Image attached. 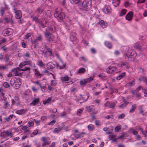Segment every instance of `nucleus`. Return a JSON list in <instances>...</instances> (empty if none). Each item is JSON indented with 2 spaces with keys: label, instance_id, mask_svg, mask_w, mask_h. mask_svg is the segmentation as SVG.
I'll return each instance as SVG.
<instances>
[{
  "label": "nucleus",
  "instance_id": "052dcab7",
  "mask_svg": "<svg viewBox=\"0 0 147 147\" xmlns=\"http://www.w3.org/2000/svg\"><path fill=\"white\" fill-rule=\"evenodd\" d=\"M126 103L125 102L123 104H122L121 105H120L119 106V107L120 108L123 109L126 106Z\"/></svg>",
  "mask_w": 147,
  "mask_h": 147
},
{
  "label": "nucleus",
  "instance_id": "58836bf2",
  "mask_svg": "<svg viewBox=\"0 0 147 147\" xmlns=\"http://www.w3.org/2000/svg\"><path fill=\"white\" fill-rule=\"evenodd\" d=\"M62 66H60L59 64L57 63H56V65L57 67H59L60 69H62L64 68L66 66L65 63L63 64Z\"/></svg>",
  "mask_w": 147,
  "mask_h": 147
},
{
  "label": "nucleus",
  "instance_id": "e433bc0d",
  "mask_svg": "<svg viewBox=\"0 0 147 147\" xmlns=\"http://www.w3.org/2000/svg\"><path fill=\"white\" fill-rule=\"evenodd\" d=\"M38 129H36L34 130L33 132L30 134V137H33L34 136L37 134L38 132Z\"/></svg>",
  "mask_w": 147,
  "mask_h": 147
},
{
  "label": "nucleus",
  "instance_id": "20e7f679",
  "mask_svg": "<svg viewBox=\"0 0 147 147\" xmlns=\"http://www.w3.org/2000/svg\"><path fill=\"white\" fill-rule=\"evenodd\" d=\"M91 0H85L82 3L83 9L86 11H88L92 7Z\"/></svg>",
  "mask_w": 147,
  "mask_h": 147
},
{
  "label": "nucleus",
  "instance_id": "c9c22d12",
  "mask_svg": "<svg viewBox=\"0 0 147 147\" xmlns=\"http://www.w3.org/2000/svg\"><path fill=\"white\" fill-rule=\"evenodd\" d=\"M94 78V76H91L89 78H85L86 82L87 83L90 82L93 80Z\"/></svg>",
  "mask_w": 147,
  "mask_h": 147
},
{
  "label": "nucleus",
  "instance_id": "09e8293b",
  "mask_svg": "<svg viewBox=\"0 0 147 147\" xmlns=\"http://www.w3.org/2000/svg\"><path fill=\"white\" fill-rule=\"evenodd\" d=\"M134 47L136 49L140 50L141 49L140 45L138 43H136L134 45Z\"/></svg>",
  "mask_w": 147,
  "mask_h": 147
},
{
  "label": "nucleus",
  "instance_id": "864d4df0",
  "mask_svg": "<svg viewBox=\"0 0 147 147\" xmlns=\"http://www.w3.org/2000/svg\"><path fill=\"white\" fill-rule=\"evenodd\" d=\"M51 85L52 86H55L57 84L56 82L54 80H51Z\"/></svg>",
  "mask_w": 147,
  "mask_h": 147
},
{
  "label": "nucleus",
  "instance_id": "8fccbe9b",
  "mask_svg": "<svg viewBox=\"0 0 147 147\" xmlns=\"http://www.w3.org/2000/svg\"><path fill=\"white\" fill-rule=\"evenodd\" d=\"M28 124L29 127L33 126L34 125V119L28 122Z\"/></svg>",
  "mask_w": 147,
  "mask_h": 147
},
{
  "label": "nucleus",
  "instance_id": "a878e982",
  "mask_svg": "<svg viewBox=\"0 0 147 147\" xmlns=\"http://www.w3.org/2000/svg\"><path fill=\"white\" fill-rule=\"evenodd\" d=\"M105 45L109 49H111L112 48V44L108 41H105Z\"/></svg>",
  "mask_w": 147,
  "mask_h": 147
},
{
  "label": "nucleus",
  "instance_id": "39448f33",
  "mask_svg": "<svg viewBox=\"0 0 147 147\" xmlns=\"http://www.w3.org/2000/svg\"><path fill=\"white\" fill-rule=\"evenodd\" d=\"M118 71V69L117 67L109 66L106 69L107 72L109 74L116 73Z\"/></svg>",
  "mask_w": 147,
  "mask_h": 147
},
{
  "label": "nucleus",
  "instance_id": "ddd939ff",
  "mask_svg": "<svg viewBox=\"0 0 147 147\" xmlns=\"http://www.w3.org/2000/svg\"><path fill=\"white\" fill-rule=\"evenodd\" d=\"M36 39L34 41H32V43H35L37 41H41L42 40V38L41 35L40 34H38L36 35Z\"/></svg>",
  "mask_w": 147,
  "mask_h": 147
},
{
  "label": "nucleus",
  "instance_id": "79ce46f5",
  "mask_svg": "<svg viewBox=\"0 0 147 147\" xmlns=\"http://www.w3.org/2000/svg\"><path fill=\"white\" fill-rule=\"evenodd\" d=\"M30 67H24V68L22 69H20V71H28V73H30Z\"/></svg>",
  "mask_w": 147,
  "mask_h": 147
},
{
  "label": "nucleus",
  "instance_id": "5fc2aeb1",
  "mask_svg": "<svg viewBox=\"0 0 147 147\" xmlns=\"http://www.w3.org/2000/svg\"><path fill=\"white\" fill-rule=\"evenodd\" d=\"M135 80L134 79L133 80L130 82L128 84V85L129 86H131L134 85L135 84Z\"/></svg>",
  "mask_w": 147,
  "mask_h": 147
},
{
  "label": "nucleus",
  "instance_id": "473e14b6",
  "mask_svg": "<svg viewBox=\"0 0 147 147\" xmlns=\"http://www.w3.org/2000/svg\"><path fill=\"white\" fill-rule=\"evenodd\" d=\"M80 95L81 96L80 98V100H83L84 101H86L89 98L88 96H86V95L82 96V95Z\"/></svg>",
  "mask_w": 147,
  "mask_h": 147
},
{
  "label": "nucleus",
  "instance_id": "69168bd1",
  "mask_svg": "<svg viewBox=\"0 0 147 147\" xmlns=\"http://www.w3.org/2000/svg\"><path fill=\"white\" fill-rule=\"evenodd\" d=\"M142 81L144 82L146 85L147 86V78L146 77H144Z\"/></svg>",
  "mask_w": 147,
  "mask_h": 147
},
{
  "label": "nucleus",
  "instance_id": "e2e57ef3",
  "mask_svg": "<svg viewBox=\"0 0 147 147\" xmlns=\"http://www.w3.org/2000/svg\"><path fill=\"white\" fill-rule=\"evenodd\" d=\"M55 55L59 59V60L62 63H63V61H62V60L60 58L59 55L57 53H56L55 54Z\"/></svg>",
  "mask_w": 147,
  "mask_h": 147
},
{
  "label": "nucleus",
  "instance_id": "c85d7f7f",
  "mask_svg": "<svg viewBox=\"0 0 147 147\" xmlns=\"http://www.w3.org/2000/svg\"><path fill=\"white\" fill-rule=\"evenodd\" d=\"M3 107L4 109H7L10 106L9 102L8 101H5L3 102Z\"/></svg>",
  "mask_w": 147,
  "mask_h": 147
},
{
  "label": "nucleus",
  "instance_id": "cd10ccee",
  "mask_svg": "<svg viewBox=\"0 0 147 147\" xmlns=\"http://www.w3.org/2000/svg\"><path fill=\"white\" fill-rule=\"evenodd\" d=\"M45 12V15L46 17L50 18L52 16V14L51 13L50 10H46Z\"/></svg>",
  "mask_w": 147,
  "mask_h": 147
},
{
  "label": "nucleus",
  "instance_id": "412c9836",
  "mask_svg": "<svg viewBox=\"0 0 147 147\" xmlns=\"http://www.w3.org/2000/svg\"><path fill=\"white\" fill-rule=\"evenodd\" d=\"M47 67L49 69H53L55 67V65L53 62H50L47 63Z\"/></svg>",
  "mask_w": 147,
  "mask_h": 147
},
{
  "label": "nucleus",
  "instance_id": "4d7b16f0",
  "mask_svg": "<svg viewBox=\"0 0 147 147\" xmlns=\"http://www.w3.org/2000/svg\"><path fill=\"white\" fill-rule=\"evenodd\" d=\"M32 90L34 92H36L39 88H36L34 86H32L31 88Z\"/></svg>",
  "mask_w": 147,
  "mask_h": 147
},
{
  "label": "nucleus",
  "instance_id": "7c9ffc66",
  "mask_svg": "<svg viewBox=\"0 0 147 147\" xmlns=\"http://www.w3.org/2000/svg\"><path fill=\"white\" fill-rule=\"evenodd\" d=\"M16 112L18 114L22 115L25 113V111L24 109H21L17 110Z\"/></svg>",
  "mask_w": 147,
  "mask_h": 147
},
{
  "label": "nucleus",
  "instance_id": "6ab92c4d",
  "mask_svg": "<svg viewBox=\"0 0 147 147\" xmlns=\"http://www.w3.org/2000/svg\"><path fill=\"white\" fill-rule=\"evenodd\" d=\"M127 62H121L117 64V67L118 69L120 68L119 69H120L121 68H123L124 66H126L128 68L129 67L127 65Z\"/></svg>",
  "mask_w": 147,
  "mask_h": 147
},
{
  "label": "nucleus",
  "instance_id": "a211bd4d",
  "mask_svg": "<svg viewBox=\"0 0 147 147\" xmlns=\"http://www.w3.org/2000/svg\"><path fill=\"white\" fill-rule=\"evenodd\" d=\"M98 24L100 26L103 28H106L107 26V23L103 20H102L99 21Z\"/></svg>",
  "mask_w": 147,
  "mask_h": 147
},
{
  "label": "nucleus",
  "instance_id": "4468645a",
  "mask_svg": "<svg viewBox=\"0 0 147 147\" xmlns=\"http://www.w3.org/2000/svg\"><path fill=\"white\" fill-rule=\"evenodd\" d=\"M115 105V103L114 102H111L109 101H107L105 104V106L106 107H109V108H113Z\"/></svg>",
  "mask_w": 147,
  "mask_h": 147
},
{
  "label": "nucleus",
  "instance_id": "a18cd8bd",
  "mask_svg": "<svg viewBox=\"0 0 147 147\" xmlns=\"http://www.w3.org/2000/svg\"><path fill=\"white\" fill-rule=\"evenodd\" d=\"M69 77L66 76L61 78L63 82H66L69 81Z\"/></svg>",
  "mask_w": 147,
  "mask_h": 147
},
{
  "label": "nucleus",
  "instance_id": "bf43d9fd",
  "mask_svg": "<svg viewBox=\"0 0 147 147\" xmlns=\"http://www.w3.org/2000/svg\"><path fill=\"white\" fill-rule=\"evenodd\" d=\"M56 122V121L55 119L53 120L52 121L48 123V125H53Z\"/></svg>",
  "mask_w": 147,
  "mask_h": 147
},
{
  "label": "nucleus",
  "instance_id": "c03bdc74",
  "mask_svg": "<svg viewBox=\"0 0 147 147\" xmlns=\"http://www.w3.org/2000/svg\"><path fill=\"white\" fill-rule=\"evenodd\" d=\"M121 126L120 125H118L117 127L115 128V131L116 132H118L121 129Z\"/></svg>",
  "mask_w": 147,
  "mask_h": 147
},
{
  "label": "nucleus",
  "instance_id": "7ed1b4c3",
  "mask_svg": "<svg viewBox=\"0 0 147 147\" xmlns=\"http://www.w3.org/2000/svg\"><path fill=\"white\" fill-rule=\"evenodd\" d=\"M10 84L16 89H18L21 84V80L19 78L11 79Z\"/></svg>",
  "mask_w": 147,
  "mask_h": 147
},
{
  "label": "nucleus",
  "instance_id": "dca6fc26",
  "mask_svg": "<svg viewBox=\"0 0 147 147\" xmlns=\"http://www.w3.org/2000/svg\"><path fill=\"white\" fill-rule=\"evenodd\" d=\"M133 15V13L132 11L129 12L125 16L126 19L130 21L132 18Z\"/></svg>",
  "mask_w": 147,
  "mask_h": 147
},
{
  "label": "nucleus",
  "instance_id": "1a4fd4ad",
  "mask_svg": "<svg viewBox=\"0 0 147 147\" xmlns=\"http://www.w3.org/2000/svg\"><path fill=\"white\" fill-rule=\"evenodd\" d=\"M48 24L47 21L44 18H42L41 20L39 25L42 28H44Z\"/></svg>",
  "mask_w": 147,
  "mask_h": 147
},
{
  "label": "nucleus",
  "instance_id": "de8ad7c7",
  "mask_svg": "<svg viewBox=\"0 0 147 147\" xmlns=\"http://www.w3.org/2000/svg\"><path fill=\"white\" fill-rule=\"evenodd\" d=\"M86 81L85 78L81 80L80 81V84L81 85L84 86L87 83Z\"/></svg>",
  "mask_w": 147,
  "mask_h": 147
},
{
  "label": "nucleus",
  "instance_id": "338daca9",
  "mask_svg": "<svg viewBox=\"0 0 147 147\" xmlns=\"http://www.w3.org/2000/svg\"><path fill=\"white\" fill-rule=\"evenodd\" d=\"M37 11H38V13L40 14L42 13L43 11V10L40 9V8H38L37 9Z\"/></svg>",
  "mask_w": 147,
  "mask_h": 147
},
{
  "label": "nucleus",
  "instance_id": "ea45409f",
  "mask_svg": "<svg viewBox=\"0 0 147 147\" xmlns=\"http://www.w3.org/2000/svg\"><path fill=\"white\" fill-rule=\"evenodd\" d=\"M40 88L41 89V90L42 92H46L47 91V88L45 86H42Z\"/></svg>",
  "mask_w": 147,
  "mask_h": 147
},
{
  "label": "nucleus",
  "instance_id": "c756f323",
  "mask_svg": "<svg viewBox=\"0 0 147 147\" xmlns=\"http://www.w3.org/2000/svg\"><path fill=\"white\" fill-rule=\"evenodd\" d=\"M120 2V0H113V4L115 7H117L119 5Z\"/></svg>",
  "mask_w": 147,
  "mask_h": 147
},
{
  "label": "nucleus",
  "instance_id": "37998d69",
  "mask_svg": "<svg viewBox=\"0 0 147 147\" xmlns=\"http://www.w3.org/2000/svg\"><path fill=\"white\" fill-rule=\"evenodd\" d=\"M127 11V10L126 9H123L121 10V12L120 13L119 15L120 16H122L123 15L126 14Z\"/></svg>",
  "mask_w": 147,
  "mask_h": 147
},
{
  "label": "nucleus",
  "instance_id": "9b49d317",
  "mask_svg": "<svg viewBox=\"0 0 147 147\" xmlns=\"http://www.w3.org/2000/svg\"><path fill=\"white\" fill-rule=\"evenodd\" d=\"M13 30L10 28L4 30L3 32V35L4 36H8L12 34Z\"/></svg>",
  "mask_w": 147,
  "mask_h": 147
},
{
  "label": "nucleus",
  "instance_id": "4c0bfd02",
  "mask_svg": "<svg viewBox=\"0 0 147 147\" xmlns=\"http://www.w3.org/2000/svg\"><path fill=\"white\" fill-rule=\"evenodd\" d=\"M86 71V69L84 68H80L79 69L78 73L79 74H84Z\"/></svg>",
  "mask_w": 147,
  "mask_h": 147
},
{
  "label": "nucleus",
  "instance_id": "bb28decb",
  "mask_svg": "<svg viewBox=\"0 0 147 147\" xmlns=\"http://www.w3.org/2000/svg\"><path fill=\"white\" fill-rule=\"evenodd\" d=\"M15 117L13 114L10 115L8 117L4 118V119L6 121L9 122L13 118V117Z\"/></svg>",
  "mask_w": 147,
  "mask_h": 147
},
{
  "label": "nucleus",
  "instance_id": "3c124183",
  "mask_svg": "<svg viewBox=\"0 0 147 147\" xmlns=\"http://www.w3.org/2000/svg\"><path fill=\"white\" fill-rule=\"evenodd\" d=\"M3 85L5 88H8L9 87V84L7 82H5L3 83Z\"/></svg>",
  "mask_w": 147,
  "mask_h": 147
},
{
  "label": "nucleus",
  "instance_id": "9d476101",
  "mask_svg": "<svg viewBox=\"0 0 147 147\" xmlns=\"http://www.w3.org/2000/svg\"><path fill=\"white\" fill-rule=\"evenodd\" d=\"M43 56L45 57H48L50 56H53L52 50L49 48L47 49L45 52L44 53Z\"/></svg>",
  "mask_w": 147,
  "mask_h": 147
},
{
  "label": "nucleus",
  "instance_id": "f257e3e1",
  "mask_svg": "<svg viewBox=\"0 0 147 147\" xmlns=\"http://www.w3.org/2000/svg\"><path fill=\"white\" fill-rule=\"evenodd\" d=\"M137 54L134 50L128 49L124 51L123 56L126 61H134L136 58Z\"/></svg>",
  "mask_w": 147,
  "mask_h": 147
},
{
  "label": "nucleus",
  "instance_id": "5701e85b",
  "mask_svg": "<svg viewBox=\"0 0 147 147\" xmlns=\"http://www.w3.org/2000/svg\"><path fill=\"white\" fill-rule=\"evenodd\" d=\"M35 73V75L37 77L41 78L42 76L43 75L41 74L39 71L37 69H33Z\"/></svg>",
  "mask_w": 147,
  "mask_h": 147
},
{
  "label": "nucleus",
  "instance_id": "6e6d98bb",
  "mask_svg": "<svg viewBox=\"0 0 147 147\" xmlns=\"http://www.w3.org/2000/svg\"><path fill=\"white\" fill-rule=\"evenodd\" d=\"M125 115L124 113H123L120 115L118 117V119H122L124 118L125 117Z\"/></svg>",
  "mask_w": 147,
  "mask_h": 147
},
{
  "label": "nucleus",
  "instance_id": "13d9d810",
  "mask_svg": "<svg viewBox=\"0 0 147 147\" xmlns=\"http://www.w3.org/2000/svg\"><path fill=\"white\" fill-rule=\"evenodd\" d=\"M31 36V33H28L25 36L24 38L25 39H27L29 37Z\"/></svg>",
  "mask_w": 147,
  "mask_h": 147
},
{
  "label": "nucleus",
  "instance_id": "a19ab883",
  "mask_svg": "<svg viewBox=\"0 0 147 147\" xmlns=\"http://www.w3.org/2000/svg\"><path fill=\"white\" fill-rule=\"evenodd\" d=\"M32 83L35 85H37V86H39V88H40V87H41V86H42L41 84L38 81H36L35 82H33Z\"/></svg>",
  "mask_w": 147,
  "mask_h": 147
},
{
  "label": "nucleus",
  "instance_id": "f03ea898",
  "mask_svg": "<svg viewBox=\"0 0 147 147\" xmlns=\"http://www.w3.org/2000/svg\"><path fill=\"white\" fill-rule=\"evenodd\" d=\"M54 16L59 22L62 21L65 17V13L62 11L61 9L60 8H57L56 9Z\"/></svg>",
  "mask_w": 147,
  "mask_h": 147
},
{
  "label": "nucleus",
  "instance_id": "49530a36",
  "mask_svg": "<svg viewBox=\"0 0 147 147\" xmlns=\"http://www.w3.org/2000/svg\"><path fill=\"white\" fill-rule=\"evenodd\" d=\"M88 130L90 131H92L94 129V125L92 124H90L88 126Z\"/></svg>",
  "mask_w": 147,
  "mask_h": 147
},
{
  "label": "nucleus",
  "instance_id": "72a5a7b5",
  "mask_svg": "<svg viewBox=\"0 0 147 147\" xmlns=\"http://www.w3.org/2000/svg\"><path fill=\"white\" fill-rule=\"evenodd\" d=\"M41 19H39L36 16H34L32 17V20L35 22L39 24Z\"/></svg>",
  "mask_w": 147,
  "mask_h": 147
},
{
  "label": "nucleus",
  "instance_id": "603ef678",
  "mask_svg": "<svg viewBox=\"0 0 147 147\" xmlns=\"http://www.w3.org/2000/svg\"><path fill=\"white\" fill-rule=\"evenodd\" d=\"M136 108V105L134 104L132 106V108L129 111V113H132L134 111L135 109Z\"/></svg>",
  "mask_w": 147,
  "mask_h": 147
},
{
  "label": "nucleus",
  "instance_id": "423d86ee",
  "mask_svg": "<svg viewBox=\"0 0 147 147\" xmlns=\"http://www.w3.org/2000/svg\"><path fill=\"white\" fill-rule=\"evenodd\" d=\"M1 136L4 138L10 137L11 138L13 136V134L11 131L7 130L2 132L1 134Z\"/></svg>",
  "mask_w": 147,
  "mask_h": 147
},
{
  "label": "nucleus",
  "instance_id": "774afa93",
  "mask_svg": "<svg viewBox=\"0 0 147 147\" xmlns=\"http://www.w3.org/2000/svg\"><path fill=\"white\" fill-rule=\"evenodd\" d=\"M25 65V63H24V61L23 62L21 63L19 65V67L20 68H22Z\"/></svg>",
  "mask_w": 147,
  "mask_h": 147
},
{
  "label": "nucleus",
  "instance_id": "4be33fe9",
  "mask_svg": "<svg viewBox=\"0 0 147 147\" xmlns=\"http://www.w3.org/2000/svg\"><path fill=\"white\" fill-rule=\"evenodd\" d=\"M40 101L39 98H35L30 103V105L32 106H34L38 104Z\"/></svg>",
  "mask_w": 147,
  "mask_h": 147
},
{
  "label": "nucleus",
  "instance_id": "0eeeda50",
  "mask_svg": "<svg viewBox=\"0 0 147 147\" xmlns=\"http://www.w3.org/2000/svg\"><path fill=\"white\" fill-rule=\"evenodd\" d=\"M13 11L15 14V17L16 19H20L22 17L21 11L17 10L15 7L13 8Z\"/></svg>",
  "mask_w": 147,
  "mask_h": 147
},
{
  "label": "nucleus",
  "instance_id": "aec40b11",
  "mask_svg": "<svg viewBox=\"0 0 147 147\" xmlns=\"http://www.w3.org/2000/svg\"><path fill=\"white\" fill-rule=\"evenodd\" d=\"M55 28L53 25H51L49 26V27L47 28L46 29V31L50 32H55Z\"/></svg>",
  "mask_w": 147,
  "mask_h": 147
},
{
  "label": "nucleus",
  "instance_id": "2eb2a0df",
  "mask_svg": "<svg viewBox=\"0 0 147 147\" xmlns=\"http://www.w3.org/2000/svg\"><path fill=\"white\" fill-rule=\"evenodd\" d=\"M44 34L46 38L48 41H50L53 40V39L51 38V34L50 32L46 31Z\"/></svg>",
  "mask_w": 147,
  "mask_h": 147
},
{
  "label": "nucleus",
  "instance_id": "680f3d73",
  "mask_svg": "<svg viewBox=\"0 0 147 147\" xmlns=\"http://www.w3.org/2000/svg\"><path fill=\"white\" fill-rule=\"evenodd\" d=\"M5 11V9L4 8H2L0 10L1 14L2 16H3V15Z\"/></svg>",
  "mask_w": 147,
  "mask_h": 147
},
{
  "label": "nucleus",
  "instance_id": "f704fd0d",
  "mask_svg": "<svg viewBox=\"0 0 147 147\" xmlns=\"http://www.w3.org/2000/svg\"><path fill=\"white\" fill-rule=\"evenodd\" d=\"M126 73L125 72L121 74L118 76L116 78L117 80H120L123 77L125 76Z\"/></svg>",
  "mask_w": 147,
  "mask_h": 147
},
{
  "label": "nucleus",
  "instance_id": "6e6552de",
  "mask_svg": "<svg viewBox=\"0 0 147 147\" xmlns=\"http://www.w3.org/2000/svg\"><path fill=\"white\" fill-rule=\"evenodd\" d=\"M20 68H14L12 69L11 71V72H12V74L13 76H21L22 73H21L20 72Z\"/></svg>",
  "mask_w": 147,
  "mask_h": 147
},
{
  "label": "nucleus",
  "instance_id": "b1692460",
  "mask_svg": "<svg viewBox=\"0 0 147 147\" xmlns=\"http://www.w3.org/2000/svg\"><path fill=\"white\" fill-rule=\"evenodd\" d=\"M41 140L45 143H49L48 142L50 140L49 138L48 137H42L40 138Z\"/></svg>",
  "mask_w": 147,
  "mask_h": 147
},
{
  "label": "nucleus",
  "instance_id": "f8f14e48",
  "mask_svg": "<svg viewBox=\"0 0 147 147\" xmlns=\"http://www.w3.org/2000/svg\"><path fill=\"white\" fill-rule=\"evenodd\" d=\"M65 125L63 123H62V125L61 127H59L57 128H55L53 131L54 133H58L62 130H63L65 127Z\"/></svg>",
  "mask_w": 147,
  "mask_h": 147
},
{
  "label": "nucleus",
  "instance_id": "0e129e2a",
  "mask_svg": "<svg viewBox=\"0 0 147 147\" xmlns=\"http://www.w3.org/2000/svg\"><path fill=\"white\" fill-rule=\"evenodd\" d=\"M5 58L6 59V60H5L6 62H8L9 61V56L8 55L6 54L5 55Z\"/></svg>",
  "mask_w": 147,
  "mask_h": 147
},
{
  "label": "nucleus",
  "instance_id": "f3484780",
  "mask_svg": "<svg viewBox=\"0 0 147 147\" xmlns=\"http://www.w3.org/2000/svg\"><path fill=\"white\" fill-rule=\"evenodd\" d=\"M111 8L110 6L109 5H105L104 10L105 14H107L111 13Z\"/></svg>",
  "mask_w": 147,
  "mask_h": 147
},
{
  "label": "nucleus",
  "instance_id": "2f4dec72",
  "mask_svg": "<svg viewBox=\"0 0 147 147\" xmlns=\"http://www.w3.org/2000/svg\"><path fill=\"white\" fill-rule=\"evenodd\" d=\"M37 65L40 67H43L45 65V64L42 60L38 61L37 63Z\"/></svg>",
  "mask_w": 147,
  "mask_h": 147
},
{
  "label": "nucleus",
  "instance_id": "393cba45",
  "mask_svg": "<svg viewBox=\"0 0 147 147\" xmlns=\"http://www.w3.org/2000/svg\"><path fill=\"white\" fill-rule=\"evenodd\" d=\"M4 20L6 23H11L12 24H13L14 21L12 18H8L6 17H4Z\"/></svg>",
  "mask_w": 147,
  "mask_h": 147
}]
</instances>
